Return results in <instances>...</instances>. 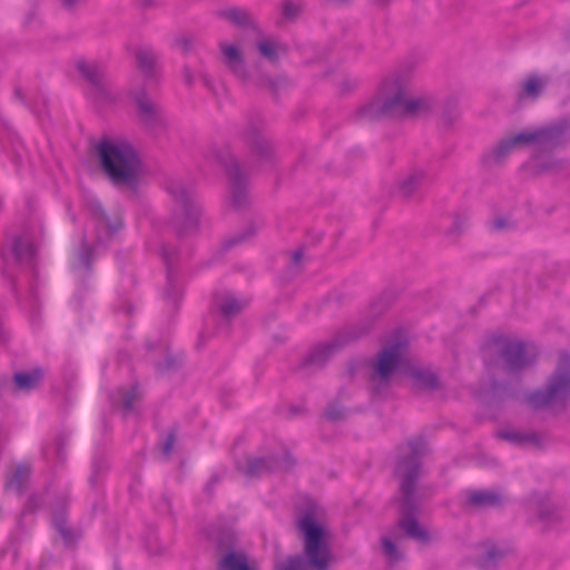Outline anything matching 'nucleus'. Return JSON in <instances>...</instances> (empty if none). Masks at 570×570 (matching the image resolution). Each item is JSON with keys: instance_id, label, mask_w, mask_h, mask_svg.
<instances>
[{"instance_id": "bb28decb", "label": "nucleus", "mask_w": 570, "mask_h": 570, "mask_svg": "<svg viewBox=\"0 0 570 570\" xmlns=\"http://www.w3.org/2000/svg\"><path fill=\"white\" fill-rule=\"evenodd\" d=\"M79 262L82 266H86L88 264V248L83 244L82 247L79 250Z\"/></svg>"}, {"instance_id": "cd10ccee", "label": "nucleus", "mask_w": 570, "mask_h": 570, "mask_svg": "<svg viewBox=\"0 0 570 570\" xmlns=\"http://www.w3.org/2000/svg\"><path fill=\"white\" fill-rule=\"evenodd\" d=\"M297 11L296 7L291 4V3H286L284 6V14L286 17H293L295 14V12Z\"/></svg>"}, {"instance_id": "0eeeda50", "label": "nucleus", "mask_w": 570, "mask_h": 570, "mask_svg": "<svg viewBox=\"0 0 570 570\" xmlns=\"http://www.w3.org/2000/svg\"><path fill=\"white\" fill-rule=\"evenodd\" d=\"M403 350V344L399 342L382 351L375 364V373L381 379H386L399 370L402 363Z\"/></svg>"}, {"instance_id": "f03ea898", "label": "nucleus", "mask_w": 570, "mask_h": 570, "mask_svg": "<svg viewBox=\"0 0 570 570\" xmlns=\"http://www.w3.org/2000/svg\"><path fill=\"white\" fill-rule=\"evenodd\" d=\"M376 104L382 112L419 115L429 110L432 99L428 96L413 94L412 80L409 76L396 75L382 83Z\"/></svg>"}, {"instance_id": "aec40b11", "label": "nucleus", "mask_w": 570, "mask_h": 570, "mask_svg": "<svg viewBox=\"0 0 570 570\" xmlns=\"http://www.w3.org/2000/svg\"><path fill=\"white\" fill-rule=\"evenodd\" d=\"M570 377L568 375H564L562 373H559L551 384L549 389V395L548 399H551L553 395H556L558 392L562 391L564 387L569 385Z\"/></svg>"}, {"instance_id": "6e6552de", "label": "nucleus", "mask_w": 570, "mask_h": 570, "mask_svg": "<svg viewBox=\"0 0 570 570\" xmlns=\"http://www.w3.org/2000/svg\"><path fill=\"white\" fill-rule=\"evenodd\" d=\"M503 356L511 368H519L530 363L534 353L532 347L513 340L503 345Z\"/></svg>"}, {"instance_id": "f704fd0d", "label": "nucleus", "mask_w": 570, "mask_h": 570, "mask_svg": "<svg viewBox=\"0 0 570 570\" xmlns=\"http://www.w3.org/2000/svg\"><path fill=\"white\" fill-rule=\"evenodd\" d=\"M65 2H66L67 6L71 4V1L65 0Z\"/></svg>"}, {"instance_id": "b1692460", "label": "nucleus", "mask_w": 570, "mask_h": 570, "mask_svg": "<svg viewBox=\"0 0 570 570\" xmlns=\"http://www.w3.org/2000/svg\"><path fill=\"white\" fill-rule=\"evenodd\" d=\"M277 570H303V568L292 557L283 563L277 564Z\"/></svg>"}, {"instance_id": "1a4fd4ad", "label": "nucleus", "mask_w": 570, "mask_h": 570, "mask_svg": "<svg viewBox=\"0 0 570 570\" xmlns=\"http://www.w3.org/2000/svg\"><path fill=\"white\" fill-rule=\"evenodd\" d=\"M302 534H327L328 528L324 513L318 509L306 512L298 521Z\"/></svg>"}, {"instance_id": "a211bd4d", "label": "nucleus", "mask_w": 570, "mask_h": 570, "mask_svg": "<svg viewBox=\"0 0 570 570\" xmlns=\"http://www.w3.org/2000/svg\"><path fill=\"white\" fill-rule=\"evenodd\" d=\"M141 544L149 556H160L167 549L159 537H141Z\"/></svg>"}, {"instance_id": "dca6fc26", "label": "nucleus", "mask_w": 570, "mask_h": 570, "mask_svg": "<svg viewBox=\"0 0 570 570\" xmlns=\"http://www.w3.org/2000/svg\"><path fill=\"white\" fill-rule=\"evenodd\" d=\"M544 80L538 76H530L523 82V95L525 97L534 98L537 97L541 90L544 88Z\"/></svg>"}, {"instance_id": "c9c22d12", "label": "nucleus", "mask_w": 570, "mask_h": 570, "mask_svg": "<svg viewBox=\"0 0 570 570\" xmlns=\"http://www.w3.org/2000/svg\"><path fill=\"white\" fill-rule=\"evenodd\" d=\"M114 570H121L120 567L115 566Z\"/></svg>"}, {"instance_id": "e433bc0d", "label": "nucleus", "mask_w": 570, "mask_h": 570, "mask_svg": "<svg viewBox=\"0 0 570 570\" xmlns=\"http://www.w3.org/2000/svg\"><path fill=\"white\" fill-rule=\"evenodd\" d=\"M568 362L570 363V360L566 358V360H564V364H566V363H568Z\"/></svg>"}, {"instance_id": "20e7f679", "label": "nucleus", "mask_w": 570, "mask_h": 570, "mask_svg": "<svg viewBox=\"0 0 570 570\" xmlns=\"http://www.w3.org/2000/svg\"><path fill=\"white\" fill-rule=\"evenodd\" d=\"M556 135L554 128H537L524 130L510 139L501 141L494 149L495 157H502L519 146H540L550 142Z\"/></svg>"}, {"instance_id": "4468645a", "label": "nucleus", "mask_w": 570, "mask_h": 570, "mask_svg": "<svg viewBox=\"0 0 570 570\" xmlns=\"http://www.w3.org/2000/svg\"><path fill=\"white\" fill-rule=\"evenodd\" d=\"M399 525L403 531V534H424L423 530L412 513H403L400 518Z\"/></svg>"}, {"instance_id": "ddd939ff", "label": "nucleus", "mask_w": 570, "mask_h": 570, "mask_svg": "<svg viewBox=\"0 0 570 570\" xmlns=\"http://www.w3.org/2000/svg\"><path fill=\"white\" fill-rule=\"evenodd\" d=\"M222 51L225 58L226 63L235 71L237 72L238 69L242 66V56L239 48L235 45H223Z\"/></svg>"}, {"instance_id": "473e14b6", "label": "nucleus", "mask_w": 570, "mask_h": 570, "mask_svg": "<svg viewBox=\"0 0 570 570\" xmlns=\"http://www.w3.org/2000/svg\"><path fill=\"white\" fill-rule=\"evenodd\" d=\"M328 416L332 417V419H336V415H334L333 413L328 412Z\"/></svg>"}, {"instance_id": "7c9ffc66", "label": "nucleus", "mask_w": 570, "mask_h": 570, "mask_svg": "<svg viewBox=\"0 0 570 570\" xmlns=\"http://www.w3.org/2000/svg\"><path fill=\"white\" fill-rule=\"evenodd\" d=\"M171 442H173V440H170V442H168V443H166V444H165V446H164V452H165V453H168V452H169L170 446H171Z\"/></svg>"}, {"instance_id": "9b49d317", "label": "nucleus", "mask_w": 570, "mask_h": 570, "mask_svg": "<svg viewBox=\"0 0 570 570\" xmlns=\"http://www.w3.org/2000/svg\"><path fill=\"white\" fill-rule=\"evenodd\" d=\"M468 500L475 505L492 507L499 503L500 495L493 491H473L469 493Z\"/></svg>"}, {"instance_id": "2f4dec72", "label": "nucleus", "mask_w": 570, "mask_h": 570, "mask_svg": "<svg viewBox=\"0 0 570 570\" xmlns=\"http://www.w3.org/2000/svg\"><path fill=\"white\" fill-rule=\"evenodd\" d=\"M294 259L297 262L299 259V253H295Z\"/></svg>"}, {"instance_id": "393cba45", "label": "nucleus", "mask_w": 570, "mask_h": 570, "mask_svg": "<svg viewBox=\"0 0 570 570\" xmlns=\"http://www.w3.org/2000/svg\"><path fill=\"white\" fill-rule=\"evenodd\" d=\"M78 68L79 70L81 71V73H83L87 78L89 79H94L95 78V72H92V69L94 67L86 63V62H80L78 65Z\"/></svg>"}, {"instance_id": "c756f323", "label": "nucleus", "mask_w": 570, "mask_h": 570, "mask_svg": "<svg viewBox=\"0 0 570 570\" xmlns=\"http://www.w3.org/2000/svg\"><path fill=\"white\" fill-rule=\"evenodd\" d=\"M415 379L419 380V381H423L424 383H431V377H421V374H414Z\"/></svg>"}, {"instance_id": "6ab92c4d", "label": "nucleus", "mask_w": 570, "mask_h": 570, "mask_svg": "<svg viewBox=\"0 0 570 570\" xmlns=\"http://www.w3.org/2000/svg\"><path fill=\"white\" fill-rule=\"evenodd\" d=\"M258 49L262 56L267 59H275L283 48L271 39H263L258 42Z\"/></svg>"}, {"instance_id": "2eb2a0df", "label": "nucleus", "mask_w": 570, "mask_h": 570, "mask_svg": "<svg viewBox=\"0 0 570 570\" xmlns=\"http://www.w3.org/2000/svg\"><path fill=\"white\" fill-rule=\"evenodd\" d=\"M41 373L39 371L18 373L14 375V382L19 389L29 390L39 382Z\"/></svg>"}, {"instance_id": "4be33fe9", "label": "nucleus", "mask_w": 570, "mask_h": 570, "mask_svg": "<svg viewBox=\"0 0 570 570\" xmlns=\"http://www.w3.org/2000/svg\"><path fill=\"white\" fill-rule=\"evenodd\" d=\"M263 469H272L271 462L264 459H256L253 462V465L248 468L247 473L248 474H255Z\"/></svg>"}, {"instance_id": "f3484780", "label": "nucleus", "mask_w": 570, "mask_h": 570, "mask_svg": "<svg viewBox=\"0 0 570 570\" xmlns=\"http://www.w3.org/2000/svg\"><path fill=\"white\" fill-rule=\"evenodd\" d=\"M245 305V301L238 299L234 295H227L220 303V311L229 317L237 314Z\"/></svg>"}, {"instance_id": "c85d7f7f", "label": "nucleus", "mask_w": 570, "mask_h": 570, "mask_svg": "<svg viewBox=\"0 0 570 570\" xmlns=\"http://www.w3.org/2000/svg\"><path fill=\"white\" fill-rule=\"evenodd\" d=\"M421 548L425 547L430 542L431 537H413Z\"/></svg>"}, {"instance_id": "9d476101", "label": "nucleus", "mask_w": 570, "mask_h": 570, "mask_svg": "<svg viewBox=\"0 0 570 570\" xmlns=\"http://www.w3.org/2000/svg\"><path fill=\"white\" fill-rule=\"evenodd\" d=\"M397 474L401 476V491L406 499L413 491L414 479L417 475V469L412 462H402L397 466Z\"/></svg>"}, {"instance_id": "72a5a7b5", "label": "nucleus", "mask_w": 570, "mask_h": 570, "mask_svg": "<svg viewBox=\"0 0 570 570\" xmlns=\"http://www.w3.org/2000/svg\"><path fill=\"white\" fill-rule=\"evenodd\" d=\"M16 252H17V255L20 256L21 255V252L19 250V248L17 247L16 248Z\"/></svg>"}, {"instance_id": "39448f33", "label": "nucleus", "mask_w": 570, "mask_h": 570, "mask_svg": "<svg viewBox=\"0 0 570 570\" xmlns=\"http://www.w3.org/2000/svg\"><path fill=\"white\" fill-rule=\"evenodd\" d=\"M512 552L511 547L485 539L475 547L473 563L482 570H494Z\"/></svg>"}, {"instance_id": "f257e3e1", "label": "nucleus", "mask_w": 570, "mask_h": 570, "mask_svg": "<svg viewBox=\"0 0 570 570\" xmlns=\"http://www.w3.org/2000/svg\"><path fill=\"white\" fill-rule=\"evenodd\" d=\"M97 150L101 166L119 186H131L141 176V164L134 148L122 139H104Z\"/></svg>"}, {"instance_id": "423d86ee", "label": "nucleus", "mask_w": 570, "mask_h": 570, "mask_svg": "<svg viewBox=\"0 0 570 570\" xmlns=\"http://www.w3.org/2000/svg\"><path fill=\"white\" fill-rule=\"evenodd\" d=\"M230 537H220L217 542V549L222 552L218 561L219 570H253L248 563L247 553L243 549H235L232 543H227L225 539Z\"/></svg>"}, {"instance_id": "a878e982", "label": "nucleus", "mask_w": 570, "mask_h": 570, "mask_svg": "<svg viewBox=\"0 0 570 570\" xmlns=\"http://www.w3.org/2000/svg\"><path fill=\"white\" fill-rule=\"evenodd\" d=\"M228 17L237 23H240L245 19V14L235 9L228 11Z\"/></svg>"}, {"instance_id": "7ed1b4c3", "label": "nucleus", "mask_w": 570, "mask_h": 570, "mask_svg": "<svg viewBox=\"0 0 570 570\" xmlns=\"http://www.w3.org/2000/svg\"><path fill=\"white\" fill-rule=\"evenodd\" d=\"M327 537H304L303 553L291 556L303 570H328L332 552Z\"/></svg>"}, {"instance_id": "5701e85b", "label": "nucleus", "mask_w": 570, "mask_h": 570, "mask_svg": "<svg viewBox=\"0 0 570 570\" xmlns=\"http://www.w3.org/2000/svg\"><path fill=\"white\" fill-rule=\"evenodd\" d=\"M138 108L142 114H150L154 111V104L146 97H141L137 100Z\"/></svg>"}, {"instance_id": "f8f14e48", "label": "nucleus", "mask_w": 570, "mask_h": 570, "mask_svg": "<svg viewBox=\"0 0 570 570\" xmlns=\"http://www.w3.org/2000/svg\"><path fill=\"white\" fill-rule=\"evenodd\" d=\"M381 549L383 554L387 558L390 566H393L403 559V554L400 551L397 544L392 541L390 537H382Z\"/></svg>"}, {"instance_id": "412c9836", "label": "nucleus", "mask_w": 570, "mask_h": 570, "mask_svg": "<svg viewBox=\"0 0 570 570\" xmlns=\"http://www.w3.org/2000/svg\"><path fill=\"white\" fill-rule=\"evenodd\" d=\"M77 537H60L55 541L57 547H60L65 550H75L77 546Z\"/></svg>"}]
</instances>
